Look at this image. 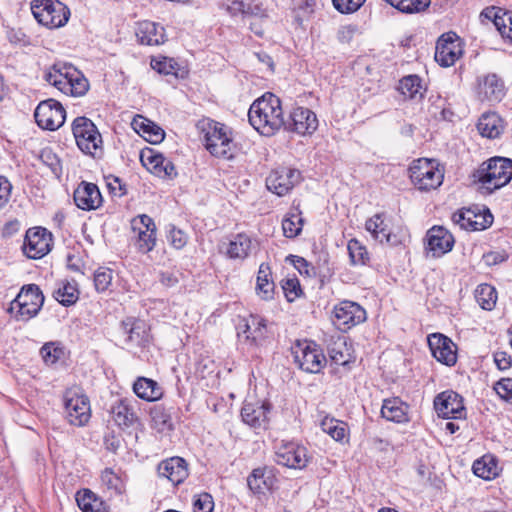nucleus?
Returning a JSON list of instances; mask_svg holds the SVG:
<instances>
[{"mask_svg": "<svg viewBox=\"0 0 512 512\" xmlns=\"http://www.w3.org/2000/svg\"><path fill=\"white\" fill-rule=\"evenodd\" d=\"M248 119L251 126L262 136L271 137L285 126L279 97L266 92L250 106Z\"/></svg>", "mask_w": 512, "mask_h": 512, "instance_id": "obj_1", "label": "nucleus"}, {"mask_svg": "<svg viewBox=\"0 0 512 512\" xmlns=\"http://www.w3.org/2000/svg\"><path fill=\"white\" fill-rule=\"evenodd\" d=\"M202 131L205 147L211 155L223 159L234 157V143L229 127L220 122L209 120L202 124Z\"/></svg>", "mask_w": 512, "mask_h": 512, "instance_id": "obj_2", "label": "nucleus"}, {"mask_svg": "<svg viewBox=\"0 0 512 512\" xmlns=\"http://www.w3.org/2000/svg\"><path fill=\"white\" fill-rule=\"evenodd\" d=\"M512 179V160L503 157L491 158L478 170V180L489 191L499 189Z\"/></svg>", "mask_w": 512, "mask_h": 512, "instance_id": "obj_3", "label": "nucleus"}, {"mask_svg": "<svg viewBox=\"0 0 512 512\" xmlns=\"http://www.w3.org/2000/svg\"><path fill=\"white\" fill-rule=\"evenodd\" d=\"M44 303V295L38 285L23 286L16 298L11 302L10 312L15 313L18 321H28L35 317Z\"/></svg>", "mask_w": 512, "mask_h": 512, "instance_id": "obj_4", "label": "nucleus"}, {"mask_svg": "<svg viewBox=\"0 0 512 512\" xmlns=\"http://www.w3.org/2000/svg\"><path fill=\"white\" fill-rule=\"evenodd\" d=\"M72 132L78 148L86 155L95 157L102 151V137L96 125L87 117H76L72 122Z\"/></svg>", "mask_w": 512, "mask_h": 512, "instance_id": "obj_5", "label": "nucleus"}, {"mask_svg": "<svg viewBox=\"0 0 512 512\" xmlns=\"http://www.w3.org/2000/svg\"><path fill=\"white\" fill-rule=\"evenodd\" d=\"M35 19L48 28L64 26L70 16V10L58 0H36L31 6Z\"/></svg>", "mask_w": 512, "mask_h": 512, "instance_id": "obj_6", "label": "nucleus"}, {"mask_svg": "<svg viewBox=\"0 0 512 512\" xmlns=\"http://www.w3.org/2000/svg\"><path fill=\"white\" fill-rule=\"evenodd\" d=\"M409 171L411 181L421 191L436 189L443 182L444 175L434 160L425 158L415 160Z\"/></svg>", "mask_w": 512, "mask_h": 512, "instance_id": "obj_7", "label": "nucleus"}, {"mask_svg": "<svg viewBox=\"0 0 512 512\" xmlns=\"http://www.w3.org/2000/svg\"><path fill=\"white\" fill-rule=\"evenodd\" d=\"M295 363L308 373H319L326 363V358L313 341H297L292 347Z\"/></svg>", "mask_w": 512, "mask_h": 512, "instance_id": "obj_8", "label": "nucleus"}, {"mask_svg": "<svg viewBox=\"0 0 512 512\" xmlns=\"http://www.w3.org/2000/svg\"><path fill=\"white\" fill-rule=\"evenodd\" d=\"M237 336L250 346H263L270 338L266 320L258 315L241 318L237 325Z\"/></svg>", "mask_w": 512, "mask_h": 512, "instance_id": "obj_9", "label": "nucleus"}, {"mask_svg": "<svg viewBox=\"0 0 512 512\" xmlns=\"http://www.w3.org/2000/svg\"><path fill=\"white\" fill-rule=\"evenodd\" d=\"M34 117L40 128L55 131L64 124L66 111L59 101L50 98L37 105Z\"/></svg>", "mask_w": 512, "mask_h": 512, "instance_id": "obj_10", "label": "nucleus"}, {"mask_svg": "<svg viewBox=\"0 0 512 512\" xmlns=\"http://www.w3.org/2000/svg\"><path fill=\"white\" fill-rule=\"evenodd\" d=\"M66 417L71 425L81 427L88 423L91 417L88 397L76 390H68L64 394Z\"/></svg>", "mask_w": 512, "mask_h": 512, "instance_id": "obj_11", "label": "nucleus"}, {"mask_svg": "<svg viewBox=\"0 0 512 512\" xmlns=\"http://www.w3.org/2000/svg\"><path fill=\"white\" fill-rule=\"evenodd\" d=\"M124 343L130 347L144 348L151 341L150 327L145 320L136 317H126L120 323Z\"/></svg>", "mask_w": 512, "mask_h": 512, "instance_id": "obj_12", "label": "nucleus"}, {"mask_svg": "<svg viewBox=\"0 0 512 512\" xmlns=\"http://www.w3.org/2000/svg\"><path fill=\"white\" fill-rule=\"evenodd\" d=\"M301 180V173L297 169L278 167L270 172L266 178V187L277 196H284Z\"/></svg>", "mask_w": 512, "mask_h": 512, "instance_id": "obj_13", "label": "nucleus"}, {"mask_svg": "<svg viewBox=\"0 0 512 512\" xmlns=\"http://www.w3.org/2000/svg\"><path fill=\"white\" fill-rule=\"evenodd\" d=\"M52 234L42 227L29 228L26 232L23 251L31 259H39L51 250Z\"/></svg>", "mask_w": 512, "mask_h": 512, "instance_id": "obj_14", "label": "nucleus"}, {"mask_svg": "<svg viewBox=\"0 0 512 512\" xmlns=\"http://www.w3.org/2000/svg\"><path fill=\"white\" fill-rule=\"evenodd\" d=\"M131 228L137 233L136 246L142 253H149L156 246V225L154 220L141 214L131 220Z\"/></svg>", "mask_w": 512, "mask_h": 512, "instance_id": "obj_15", "label": "nucleus"}, {"mask_svg": "<svg viewBox=\"0 0 512 512\" xmlns=\"http://www.w3.org/2000/svg\"><path fill=\"white\" fill-rule=\"evenodd\" d=\"M334 324L340 330H348L366 320V311L358 303L342 301L334 307Z\"/></svg>", "mask_w": 512, "mask_h": 512, "instance_id": "obj_16", "label": "nucleus"}, {"mask_svg": "<svg viewBox=\"0 0 512 512\" xmlns=\"http://www.w3.org/2000/svg\"><path fill=\"white\" fill-rule=\"evenodd\" d=\"M140 160L148 171L160 178L173 179L178 174L173 162L153 149L142 150Z\"/></svg>", "mask_w": 512, "mask_h": 512, "instance_id": "obj_17", "label": "nucleus"}, {"mask_svg": "<svg viewBox=\"0 0 512 512\" xmlns=\"http://www.w3.org/2000/svg\"><path fill=\"white\" fill-rule=\"evenodd\" d=\"M275 461L288 468L303 469L309 461L307 449L294 442L282 444L276 451Z\"/></svg>", "mask_w": 512, "mask_h": 512, "instance_id": "obj_18", "label": "nucleus"}, {"mask_svg": "<svg viewBox=\"0 0 512 512\" xmlns=\"http://www.w3.org/2000/svg\"><path fill=\"white\" fill-rule=\"evenodd\" d=\"M434 409L443 418H462L465 407L463 398L452 390L439 393L434 399Z\"/></svg>", "mask_w": 512, "mask_h": 512, "instance_id": "obj_19", "label": "nucleus"}, {"mask_svg": "<svg viewBox=\"0 0 512 512\" xmlns=\"http://www.w3.org/2000/svg\"><path fill=\"white\" fill-rule=\"evenodd\" d=\"M316 114L306 107H296L290 114V121L285 122V129L299 135H311L318 128Z\"/></svg>", "mask_w": 512, "mask_h": 512, "instance_id": "obj_20", "label": "nucleus"}, {"mask_svg": "<svg viewBox=\"0 0 512 512\" xmlns=\"http://www.w3.org/2000/svg\"><path fill=\"white\" fill-rule=\"evenodd\" d=\"M462 54L455 33H446L439 37L435 48V60L443 67L453 65Z\"/></svg>", "mask_w": 512, "mask_h": 512, "instance_id": "obj_21", "label": "nucleus"}, {"mask_svg": "<svg viewBox=\"0 0 512 512\" xmlns=\"http://www.w3.org/2000/svg\"><path fill=\"white\" fill-rule=\"evenodd\" d=\"M427 249L433 257H441L450 252L455 239L450 231L443 226H433L427 231Z\"/></svg>", "mask_w": 512, "mask_h": 512, "instance_id": "obj_22", "label": "nucleus"}, {"mask_svg": "<svg viewBox=\"0 0 512 512\" xmlns=\"http://www.w3.org/2000/svg\"><path fill=\"white\" fill-rule=\"evenodd\" d=\"M433 357L442 364L452 366L457 361L455 344L446 336L434 333L428 337Z\"/></svg>", "mask_w": 512, "mask_h": 512, "instance_id": "obj_23", "label": "nucleus"}, {"mask_svg": "<svg viewBox=\"0 0 512 512\" xmlns=\"http://www.w3.org/2000/svg\"><path fill=\"white\" fill-rule=\"evenodd\" d=\"M159 477L166 478L177 486L188 477L187 462L181 457H171L161 461L157 467Z\"/></svg>", "mask_w": 512, "mask_h": 512, "instance_id": "obj_24", "label": "nucleus"}, {"mask_svg": "<svg viewBox=\"0 0 512 512\" xmlns=\"http://www.w3.org/2000/svg\"><path fill=\"white\" fill-rule=\"evenodd\" d=\"M270 409L271 406L267 402H245L241 409V417L247 425L265 429L268 425Z\"/></svg>", "mask_w": 512, "mask_h": 512, "instance_id": "obj_25", "label": "nucleus"}, {"mask_svg": "<svg viewBox=\"0 0 512 512\" xmlns=\"http://www.w3.org/2000/svg\"><path fill=\"white\" fill-rule=\"evenodd\" d=\"M137 401L133 398L118 399L111 406V414L114 422L122 428H128L138 421L136 413Z\"/></svg>", "mask_w": 512, "mask_h": 512, "instance_id": "obj_26", "label": "nucleus"}, {"mask_svg": "<svg viewBox=\"0 0 512 512\" xmlns=\"http://www.w3.org/2000/svg\"><path fill=\"white\" fill-rule=\"evenodd\" d=\"M74 202L82 210L97 209L102 203L101 193L94 183L82 182L74 191Z\"/></svg>", "mask_w": 512, "mask_h": 512, "instance_id": "obj_27", "label": "nucleus"}, {"mask_svg": "<svg viewBox=\"0 0 512 512\" xmlns=\"http://www.w3.org/2000/svg\"><path fill=\"white\" fill-rule=\"evenodd\" d=\"M276 482L273 470L268 467H259L252 470L247 477V485L254 495H265L272 490Z\"/></svg>", "mask_w": 512, "mask_h": 512, "instance_id": "obj_28", "label": "nucleus"}, {"mask_svg": "<svg viewBox=\"0 0 512 512\" xmlns=\"http://www.w3.org/2000/svg\"><path fill=\"white\" fill-rule=\"evenodd\" d=\"M477 129L481 136L488 139H496L504 131L503 120L495 112H485L478 120Z\"/></svg>", "mask_w": 512, "mask_h": 512, "instance_id": "obj_29", "label": "nucleus"}, {"mask_svg": "<svg viewBox=\"0 0 512 512\" xmlns=\"http://www.w3.org/2000/svg\"><path fill=\"white\" fill-rule=\"evenodd\" d=\"M174 408L158 404L151 408V426L158 433H168L174 429L172 413Z\"/></svg>", "mask_w": 512, "mask_h": 512, "instance_id": "obj_30", "label": "nucleus"}, {"mask_svg": "<svg viewBox=\"0 0 512 512\" xmlns=\"http://www.w3.org/2000/svg\"><path fill=\"white\" fill-rule=\"evenodd\" d=\"M79 70L71 64L58 62L52 65L47 72H45L44 79L58 90L65 84L67 78L71 76H78Z\"/></svg>", "mask_w": 512, "mask_h": 512, "instance_id": "obj_31", "label": "nucleus"}, {"mask_svg": "<svg viewBox=\"0 0 512 512\" xmlns=\"http://www.w3.org/2000/svg\"><path fill=\"white\" fill-rule=\"evenodd\" d=\"M136 35L144 45H160L165 42L164 28L151 21L141 22Z\"/></svg>", "mask_w": 512, "mask_h": 512, "instance_id": "obj_32", "label": "nucleus"}, {"mask_svg": "<svg viewBox=\"0 0 512 512\" xmlns=\"http://www.w3.org/2000/svg\"><path fill=\"white\" fill-rule=\"evenodd\" d=\"M408 406L404 404L400 398L393 397L385 399L381 408V415L383 418L396 423H403L408 421L407 417Z\"/></svg>", "mask_w": 512, "mask_h": 512, "instance_id": "obj_33", "label": "nucleus"}, {"mask_svg": "<svg viewBox=\"0 0 512 512\" xmlns=\"http://www.w3.org/2000/svg\"><path fill=\"white\" fill-rule=\"evenodd\" d=\"M132 125L136 132L142 133L146 141L152 144H158L164 139V130L142 116L134 118Z\"/></svg>", "mask_w": 512, "mask_h": 512, "instance_id": "obj_34", "label": "nucleus"}, {"mask_svg": "<svg viewBox=\"0 0 512 512\" xmlns=\"http://www.w3.org/2000/svg\"><path fill=\"white\" fill-rule=\"evenodd\" d=\"M134 393L141 399L149 402L157 401L162 397V388L149 378L139 377L133 384Z\"/></svg>", "mask_w": 512, "mask_h": 512, "instance_id": "obj_35", "label": "nucleus"}, {"mask_svg": "<svg viewBox=\"0 0 512 512\" xmlns=\"http://www.w3.org/2000/svg\"><path fill=\"white\" fill-rule=\"evenodd\" d=\"M398 90L405 98L420 101L424 97L426 88L418 75H408L400 80Z\"/></svg>", "mask_w": 512, "mask_h": 512, "instance_id": "obj_36", "label": "nucleus"}, {"mask_svg": "<svg viewBox=\"0 0 512 512\" xmlns=\"http://www.w3.org/2000/svg\"><path fill=\"white\" fill-rule=\"evenodd\" d=\"M256 292L263 300H271L274 295V282L271 279L270 266L262 263L256 279Z\"/></svg>", "mask_w": 512, "mask_h": 512, "instance_id": "obj_37", "label": "nucleus"}, {"mask_svg": "<svg viewBox=\"0 0 512 512\" xmlns=\"http://www.w3.org/2000/svg\"><path fill=\"white\" fill-rule=\"evenodd\" d=\"M252 246L251 239L245 234H237L228 244L226 255L230 259L243 260L248 257Z\"/></svg>", "mask_w": 512, "mask_h": 512, "instance_id": "obj_38", "label": "nucleus"}, {"mask_svg": "<svg viewBox=\"0 0 512 512\" xmlns=\"http://www.w3.org/2000/svg\"><path fill=\"white\" fill-rule=\"evenodd\" d=\"M151 67L159 74L173 75L176 78H183L186 73V71L180 70L179 64L175 59L169 57L153 58L151 60Z\"/></svg>", "mask_w": 512, "mask_h": 512, "instance_id": "obj_39", "label": "nucleus"}, {"mask_svg": "<svg viewBox=\"0 0 512 512\" xmlns=\"http://www.w3.org/2000/svg\"><path fill=\"white\" fill-rule=\"evenodd\" d=\"M365 228L380 243H390L391 234L387 230V225L384 223L381 214H375L368 219L365 223Z\"/></svg>", "mask_w": 512, "mask_h": 512, "instance_id": "obj_40", "label": "nucleus"}, {"mask_svg": "<svg viewBox=\"0 0 512 512\" xmlns=\"http://www.w3.org/2000/svg\"><path fill=\"white\" fill-rule=\"evenodd\" d=\"M67 79L59 91L76 97L86 94L89 89V82L80 71L78 76H71V78Z\"/></svg>", "mask_w": 512, "mask_h": 512, "instance_id": "obj_41", "label": "nucleus"}, {"mask_svg": "<svg viewBox=\"0 0 512 512\" xmlns=\"http://www.w3.org/2000/svg\"><path fill=\"white\" fill-rule=\"evenodd\" d=\"M475 298L481 308L492 310L497 301V291L490 284H480L475 290Z\"/></svg>", "mask_w": 512, "mask_h": 512, "instance_id": "obj_42", "label": "nucleus"}, {"mask_svg": "<svg viewBox=\"0 0 512 512\" xmlns=\"http://www.w3.org/2000/svg\"><path fill=\"white\" fill-rule=\"evenodd\" d=\"M473 473L482 479L490 480L498 475V467L494 459L484 456L476 460L472 466Z\"/></svg>", "mask_w": 512, "mask_h": 512, "instance_id": "obj_43", "label": "nucleus"}, {"mask_svg": "<svg viewBox=\"0 0 512 512\" xmlns=\"http://www.w3.org/2000/svg\"><path fill=\"white\" fill-rule=\"evenodd\" d=\"M483 92L490 101H500L504 96V85L495 74L487 75L483 81Z\"/></svg>", "mask_w": 512, "mask_h": 512, "instance_id": "obj_44", "label": "nucleus"}, {"mask_svg": "<svg viewBox=\"0 0 512 512\" xmlns=\"http://www.w3.org/2000/svg\"><path fill=\"white\" fill-rule=\"evenodd\" d=\"M54 298L63 306H70L76 303L79 298V291L75 284L63 282L54 292Z\"/></svg>", "mask_w": 512, "mask_h": 512, "instance_id": "obj_45", "label": "nucleus"}, {"mask_svg": "<svg viewBox=\"0 0 512 512\" xmlns=\"http://www.w3.org/2000/svg\"><path fill=\"white\" fill-rule=\"evenodd\" d=\"M392 7L396 8L402 13L413 14L420 13L426 10L431 1L430 0H384Z\"/></svg>", "mask_w": 512, "mask_h": 512, "instance_id": "obj_46", "label": "nucleus"}, {"mask_svg": "<svg viewBox=\"0 0 512 512\" xmlns=\"http://www.w3.org/2000/svg\"><path fill=\"white\" fill-rule=\"evenodd\" d=\"M303 227V218L300 211L288 213L282 220V229L285 237L295 238L298 236Z\"/></svg>", "mask_w": 512, "mask_h": 512, "instance_id": "obj_47", "label": "nucleus"}, {"mask_svg": "<svg viewBox=\"0 0 512 512\" xmlns=\"http://www.w3.org/2000/svg\"><path fill=\"white\" fill-rule=\"evenodd\" d=\"M500 10H496L495 7H489L482 11L481 16L492 20L495 28L499 31L503 38H508L512 41V34L508 33V25H507V13H503L500 15Z\"/></svg>", "mask_w": 512, "mask_h": 512, "instance_id": "obj_48", "label": "nucleus"}, {"mask_svg": "<svg viewBox=\"0 0 512 512\" xmlns=\"http://www.w3.org/2000/svg\"><path fill=\"white\" fill-rule=\"evenodd\" d=\"M328 353L330 359L336 365L345 366L350 362L349 349L346 347V342L342 339L334 341L328 346Z\"/></svg>", "mask_w": 512, "mask_h": 512, "instance_id": "obj_49", "label": "nucleus"}, {"mask_svg": "<svg viewBox=\"0 0 512 512\" xmlns=\"http://www.w3.org/2000/svg\"><path fill=\"white\" fill-rule=\"evenodd\" d=\"M76 502L82 512H99L102 505L96 495L88 489L77 492Z\"/></svg>", "mask_w": 512, "mask_h": 512, "instance_id": "obj_50", "label": "nucleus"}, {"mask_svg": "<svg viewBox=\"0 0 512 512\" xmlns=\"http://www.w3.org/2000/svg\"><path fill=\"white\" fill-rule=\"evenodd\" d=\"M476 217V214L473 213L471 210H458L452 215V221L459 225L461 229L465 230H480L485 228L482 224L478 223L477 221L473 220V218Z\"/></svg>", "mask_w": 512, "mask_h": 512, "instance_id": "obj_51", "label": "nucleus"}, {"mask_svg": "<svg viewBox=\"0 0 512 512\" xmlns=\"http://www.w3.org/2000/svg\"><path fill=\"white\" fill-rule=\"evenodd\" d=\"M351 265H365L369 260L368 251L360 241L353 238L349 240L347 245Z\"/></svg>", "mask_w": 512, "mask_h": 512, "instance_id": "obj_52", "label": "nucleus"}, {"mask_svg": "<svg viewBox=\"0 0 512 512\" xmlns=\"http://www.w3.org/2000/svg\"><path fill=\"white\" fill-rule=\"evenodd\" d=\"M322 430L335 441H343L347 436V425L336 419H324L321 423Z\"/></svg>", "mask_w": 512, "mask_h": 512, "instance_id": "obj_53", "label": "nucleus"}, {"mask_svg": "<svg viewBox=\"0 0 512 512\" xmlns=\"http://www.w3.org/2000/svg\"><path fill=\"white\" fill-rule=\"evenodd\" d=\"M102 483L116 494H121L124 490L122 479L111 469L105 468L101 474Z\"/></svg>", "mask_w": 512, "mask_h": 512, "instance_id": "obj_54", "label": "nucleus"}, {"mask_svg": "<svg viewBox=\"0 0 512 512\" xmlns=\"http://www.w3.org/2000/svg\"><path fill=\"white\" fill-rule=\"evenodd\" d=\"M112 270L100 267L94 273V285L98 292H104L112 282Z\"/></svg>", "mask_w": 512, "mask_h": 512, "instance_id": "obj_55", "label": "nucleus"}, {"mask_svg": "<svg viewBox=\"0 0 512 512\" xmlns=\"http://www.w3.org/2000/svg\"><path fill=\"white\" fill-rule=\"evenodd\" d=\"M167 240L173 248L180 250L187 244L188 236L181 229L176 228L174 225H169Z\"/></svg>", "mask_w": 512, "mask_h": 512, "instance_id": "obj_56", "label": "nucleus"}, {"mask_svg": "<svg viewBox=\"0 0 512 512\" xmlns=\"http://www.w3.org/2000/svg\"><path fill=\"white\" fill-rule=\"evenodd\" d=\"M194 512H213L214 500L211 494L207 492L194 496L193 500Z\"/></svg>", "mask_w": 512, "mask_h": 512, "instance_id": "obj_57", "label": "nucleus"}, {"mask_svg": "<svg viewBox=\"0 0 512 512\" xmlns=\"http://www.w3.org/2000/svg\"><path fill=\"white\" fill-rule=\"evenodd\" d=\"M282 289L289 302H293L302 293L299 280L296 277L283 280Z\"/></svg>", "mask_w": 512, "mask_h": 512, "instance_id": "obj_58", "label": "nucleus"}, {"mask_svg": "<svg viewBox=\"0 0 512 512\" xmlns=\"http://www.w3.org/2000/svg\"><path fill=\"white\" fill-rule=\"evenodd\" d=\"M366 0H332L334 8L342 14L358 11Z\"/></svg>", "mask_w": 512, "mask_h": 512, "instance_id": "obj_59", "label": "nucleus"}, {"mask_svg": "<svg viewBox=\"0 0 512 512\" xmlns=\"http://www.w3.org/2000/svg\"><path fill=\"white\" fill-rule=\"evenodd\" d=\"M494 390L504 401L512 404V378H502L494 385Z\"/></svg>", "mask_w": 512, "mask_h": 512, "instance_id": "obj_60", "label": "nucleus"}, {"mask_svg": "<svg viewBox=\"0 0 512 512\" xmlns=\"http://www.w3.org/2000/svg\"><path fill=\"white\" fill-rule=\"evenodd\" d=\"M429 102L431 103L430 112L434 116L440 114L443 119H447V115L452 114L450 110L445 108L446 100L442 98L440 95H431L429 97Z\"/></svg>", "mask_w": 512, "mask_h": 512, "instance_id": "obj_61", "label": "nucleus"}, {"mask_svg": "<svg viewBox=\"0 0 512 512\" xmlns=\"http://www.w3.org/2000/svg\"><path fill=\"white\" fill-rule=\"evenodd\" d=\"M40 158L54 174L57 175L61 171L60 160L50 149L42 150Z\"/></svg>", "mask_w": 512, "mask_h": 512, "instance_id": "obj_62", "label": "nucleus"}, {"mask_svg": "<svg viewBox=\"0 0 512 512\" xmlns=\"http://www.w3.org/2000/svg\"><path fill=\"white\" fill-rule=\"evenodd\" d=\"M294 265V267L299 271L302 275L310 276L311 271L314 270L313 266L303 257L296 255H289L287 257Z\"/></svg>", "mask_w": 512, "mask_h": 512, "instance_id": "obj_63", "label": "nucleus"}, {"mask_svg": "<svg viewBox=\"0 0 512 512\" xmlns=\"http://www.w3.org/2000/svg\"><path fill=\"white\" fill-rule=\"evenodd\" d=\"M215 370V363L210 358L200 359L196 364V373L201 378H206L210 374H212Z\"/></svg>", "mask_w": 512, "mask_h": 512, "instance_id": "obj_64", "label": "nucleus"}]
</instances>
